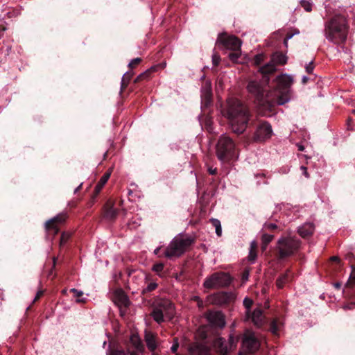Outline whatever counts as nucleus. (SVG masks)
<instances>
[{
	"label": "nucleus",
	"instance_id": "obj_1",
	"mask_svg": "<svg viewBox=\"0 0 355 355\" xmlns=\"http://www.w3.org/2000/svg\"><path fill=\"white\" fill-rule=\"evenodd\" d=\"M268 76L250 78L246 89L248 92L261 104H268L270 107L275 105H282L290 101V87L293 83L292 76L287 74L278 76L270 89Z\"/></svg>",
	"mask_w": 355,
	"mask_h": 355
},
{
	"label": "nucleus",
	"instance_id": "obj_2",
	"mask_svg": "<svg viewBox=\"0 0 355 355\" xmlns=\"http://www.w3.org/2000/svg\"><path fill=\"white\" fill-rule=\"evenodd\" d=\"M222 114L227 119L232 130L239 135L245 130L250 119L248 107L240 100L234 98L227 101Z\"/></svg>",
	"mask_w": 355,
	"mask_h": 355
},
{
	"label": "nucleus",
	"instance_id": "obj_3",
	"mask_svg": "<svg viewBox=\"0 0 355 355\" xmlns=\"http://www.w3.org/2000/svg\"><path fill=\"white\" fill-rule=\"evenodd\" d=\"M347 21L343 15H335L324 23V35L334 44L344 43L347 40Z\"/></svg>",
	"mask_w": 355,
	"mask_h": 355
},
{
	"label": "nucleus",
	"instance_id": "obj_4",
	"mask_svg": "<svg viewBox=\"0 0 355 355\" xmlns=\"http://www.w3.org/2000/svg\"><path fill=\"white\" fill-rule=\"evenodd\" d=\"M193 242V239L191 236L179 234L166 248L164 256L170 259H176L183 254Z\"/></svg>",
	"mask_w": 355,
	"mask_h": 355
},
{
	"label": "nucleus",
	"instance_id": "obj_5",
	"mask_svg": "<svg viewBox=\"0 0 355 355\" xmlns=\"http://www.w3.org/2000/svg\"><path fill=\"white\" fill-rule=\"evenodd\" d=\"M216 154L218 159L222 162L237 158L236 145L227 135H222L219 137L216 146Z\"/></svg>",
	"mask_w": 355,
	"mask_h": 355
},
{
	"label": "nucleus",
	"instance_id": "obj_6",
	"mask_svg": "<svg viewBox=\"0 0 355 355\" xmlns=\"http://www.w3.org/2000/svg\"><path fill=\"white\" fill-rule=\"evenodd\" d=\"M300 247V241L295 236H284L280 237L277 243V257L284 259L293 255Z\"/></svg>",
	"mask_w": 355,
	"mask_h": 355
},
{
	"label": "nucleus",
	"instance_id": "obj_7",
	"mask_svg": "<svg viewBox=\"0 0 355 355\" xmlns=\"http://www.w3.org/2000/svg\"><path fill=\"white\" fill-rule=\"evenodd\" d=\"M175 314L173 304L167 299H161L154 305L151 315L157 323L164 322L171 319Z\"/></svg>",
	"mask_w": 355,
	"mask_h": 355
},
{
	"label": "nucleus",
	"instance_id": "obj_8",
	"mask_svg": "<svg viewBox=\"0 0 355 355\" xmlns=\"http://www.w3.org/2000/svg\"><path fill=\"white\" fill-rule=\"evenodd\" d=\"M231 283L230 276L223 272H216L207 277L203 282L206 289H218L229 286Z\"/></svg>",
	"mask_w": 355,
	"mask_h": 355
},
{
	"label": "nucleus",
	"instance_id": "obj_9",
	"mask_svg": "<svg viewBox=\"0 0 355 355\" xmlns=\"http://www.w3.org/2000/svg\"><path fill=\"white\" fill-rule=\"evenodd\" d=\"M237 342L238 340L233 336H230L228 341L218 337L213 340L212 347L220 355H229L230 352L236 348Z\"/></svg>",
	"mask_w": 355,
	"mask_h": 355
},
{
	"label": "nucleus",
	"instance_id": "obj_10",
	"mask_svg": "<svg viewBox=\"0 0 355 355\" xmlns=\"http://www.w3.org/2000/svg\"><path fill=\"white\" fill-rule=\"evenodd\" d=\"M259 342L257 339L255 334L247 331L243 336L241 349L239 352V355H245V354H253L259 348Z\"/></svg>",
	"mask_w": 355,
	"mask_h": 355
},
{
	"label": "nucleus",
	"instance_id": "obj_11",
	"mask_svg": "<svg viewBox=\"0 0 355 355\" xmlns=\"http://www.w3.org/2000/svg\"><path fill=\"white\" fill-rule=\"evenodd\" d=\"M272 135V129L270 123L266 121H261L256 128L254 140L256 141H264L270 138Z\"/></svg>",
	"mask_w": 355,
	"mask_h": 355
},
{
	"label": "nucleus",
	"instance_id": "obj_12",
	"mask_svg": "<svg viewBox=\"0 0 355 355\" xmlns=\"http://www.w3.org/2000/svg\"><path fill=\"white\" fill-rule=\"evenodd\" d=\"M217 42L222 44L226 49L234 51H239L241 46L239 39L234 35H220Z\"/></svg>",
	"mask_w": 355,
	"mask_h": 355
},
{
	"label": "nucleus",
	"instance_id": "obj_13",
	"mask_svg": "<svg viewBox=\"0 0 355 355\" xmlns=\"http://www.w3.org/2000/svg\"><path fill=\"white\" fill-rule=\"evenodd\" d=\"M189 355H214L204 343H193L188 348Z\"/></svg>",
	"mask_w": 355,
	"mask_h": 355
},
{
	"label": "nucleus",
	"instance_id": "obj_14",
	"mask_svg": "<svg viewBox=\"0 0 355 355\" xmlns=\"http://www.w3.org/2000/svg\"><path fill=\"white\" fill-rule=\"evenodd\" d=\"M212 102L211 84L209 81L205 82L201 89V107H208Z\"/></svg>",
	"mask_w": 355,
	"mask_h": 355
},
{
	"label": "nucleus",
	"instance_id": "obj_15",
	"mask_svg": "<svg viewBox=\"0 0 355 355\" xmlns=\"http://www.w3.org/2000/svg\"><path fill=\"white\" fill-rule=\"evenodd\" d=\"M207 319L212 325L223 328L225 325V321L220 311H211L207 313Z\"/></svg>",
	"mask_w": 355,
	"mask_h": 355
},
{
	"label": "nucleus",
	"instance_id": "obj_16",
	"mask_svg": "<svg viewBox=\"0 0 355 355\" xmlns=\"http://www.w3.org/2000/svg\"><path fill=\"white\" fill-rule=\"evenodd\" d=\"M66 216L64 214H58L56 216L51 218L45 223V227L47 231L52 230L54 234L58 232V224H61L65 220Z\"/></svg>",
	"mask_w": 355,
	"mask_h": 355
},
{
	"label": "nucleus",
	"instance_id": "obj_17",
	"mask_svg": "<svg viewBox=\"0 0 355 355\" xmlns=\"http://www.w3.org/2000/svg\"><path fill=\"white\" fill-rule=\"evenodd\" d=\"M248 319H251L254 325L261 327L263 324L264 316L263 312L260 309H256L249 316Z\"/></svg>",
	"mask_w": 355,
	"mask_h": 355
},
{
	"label": "nucleus",
	"instance_id": "obj_18",
	"mask_svg": "<svg viewBox=\"0 0 355 355\" xmlns=\"http://www.w3.org/2000/svg\"><path fill=\"white\" fill-rule=\"evenodd\" d=\"M145 340L148 348L153 352L157 348V342L155 335L149 331L145 333Z\"/></svg>",
	"mask_w": 355,
	"mask_h": 355
},
{
	"label": "nucleus",
	"instance_id": "obj_19",
	"mask_svg": "<svg viewBox=\"0 0 355 355\" xmlns=\"http://www.w3.org/2000/svg\"><path fill=\"white\" fill-rule=\"evenodd\" d=\"M314 226L312 223H304L298 228V233L302 237H306L313 234Z\"/></svg>",
	"mask_w": 355,
	"mask_h": 355
},
{
	"label": "nucleus",
	"instance_id": "obj_20",
	"mask_svg": "<svg viewBox=\"0 0 355 355\" xmlns=\"http://www.w3.org/2000/svg\"><path fill=\"white\" fill-rule=\"evenodd\" d=\"M283 326L284 323L280 319H273L270 324V331L273 335L278 336Z\"/></svg>",
	"mask_w": 355,
	"mask_h": 355
},
{
	"label": "nucleus",
	"instance_id": "obj_21",
	"mask_svg": "<svg viewBox=\"0 0 355 355\" xmlns=\"http://www.w3.org/2000/svg\"><path fill=\"white\" fill-rule=\"evenodd\" d=\"M118 214V211L115 209L112 205L107 202L105 207L104 216L108 220L114 219Z\"/></svg>",
	"mask_w": 355,
	"mask_h": 355
},
{
	"label": "nucleus",
	"instance_id": "obj_22",
	"mask_svg": "<svg viewBox=\"0 0 355 355\" xmlns=\"http://www.w3.org/2000/svg\"><path fill=\"white\" fill-rule=\"evenodd\" d=\"M275 70L276 64L271 60L270 62L259 69L261 77L263 76H268V73H273Z\"/></svg>",
	"mask_w": 355,
	"mask_h": 355
},
{
	"label": "nucleus",
	"instance_id": "obj_23",
	"mask_svg": "<svg viewBox=\"0 0 355 355\" xmlns=\"http://www.w3.org/2000/svg\"><path fill=\"white\" fill-rule=\"evenodd\" d=\"M271 60L276 65H284L287 62V57L282 53L277 52L272 54Z\"/></svg>",
	"mask_w": 355,
	"mask_h": 355
},
{
	"label": "nucleus",
	"instance_id": "obj_24",
	"mask_svg": "<svg viewBox=\"0 0 355 355\" xmlns=\"http://www.w3.org/2000/svg\"><path fill=\"white\" fill-rule=\"evenodd\" d=\"M110 172H107L101 178L100 180L98 181V182L97 183V184L95 187V191H96V193H98L101 191V190L102 189L103 186L106 184L108 179L110 178Z\"/></svg>",
	"mask_w": 355,
	"mask_h": 355
},
{
	"label": "nucleus",
	"instance_id": "obj_25",
	"mask_svg": "<svg viewBox=\"0 0 355 355\" xmlns=\"http://www.w3.org/2000/svg\"><path fill=\"white\" fill-rule=\"evenodd\" d=\"M130 343L137 351H141L143 348L141 340L137 334H132L130 336Z\"/></svg>",
	"mask_w": 355,
	"mask_h": 355
},
{
	"label": "nucleus",
	"instance_id": "obj_26",
	"mask_svg": "<svg viewBox=\"0 0 355 355\" xmlns=\"http://www.w3.org/2000/svg\"><path fill=\"white\" fill-rule=\"evenodd\" d=\"M210 221L213 226L215 227V232L218 236H220L222 234V227L221 224L219 220L216 218L210 219Z\"/></svg>",
	"mask_w": 355,
	"mask_h": 355
},
{
	"label": "nucleus",
	"instance_id": "obj_27",
	"mask_svg": "<svg viewBox=\"0 0 355 355\" xmlns=\"http://www.w3.org/2000/svg\"><path fill=\"white\" fill-rule=\"evenodd\" d=\"M71 292L73 293L74 297L76 298V302H85L86 300V298L83 297V292L82 291L77 290L76 288H71L70 290Z\"/></svg>",
	"mask_w": 355,
	"mask_h": 355
},
{
	"label": "nucleus",
	"instance_id": "obj_28",
	"mask_svg": "<svg viewBox=\"0 0 355 355\" xmlns=\"http://www.w3.org/2000/svg\"><path fill=\"white\" fill-rule=\"evenodd\" d=\"M273 235L272 234H263L261 237L262 241V249L263 250H265L267 248L268 244L272 240Z\"/></svg>",
	"mask_w": 355,
	"mask_h": 355
},
{
	"label": "nucleus",
	"instance_id": "obj_29",
	"mask_svg": "<svg viewBox=\"0 0 355 355\" xmlns=\"http://www.w3.org/2000/svg\"><path fill=\"white\" fill-rule=\"evenodd\" d=\"M233 295L230 293H219L209 297V299H231Z\"/></svg>",
	"mask_w": 355,
	"mask_h": 355
},
{
	"label": "nucleus",
	"instance_id": "obj_30",
	"mask_svg": "<svg viewBox=\"0 0 355 355\" xmlns=\"http://www.w3.org/2000/svg\"><path fill=\"white\" fill-rule=\"evenodd\" d=\"M116 298L120 299L121 304L125 306H128L129 304V300L128 297L121 291L116 292Z\"/></svg>",
	"mask_w": 355,
	"mask_h": 355
},
{
	"label": "nucleus",
	"instance_id": "obj_31",
	"mask_svg": "<svg viewBox=\"0 0 355 355\" xmlns=\"http://www.w3.org/2000/svg\"><path fill=\"white\" fill-rule=\"evenodd\" d=\"M288 272H286L285 274L280 276L277 280V282H276L277 286L279 288H283L284 284L288 281Z\"/></svg>",
	"mask_w": 355,
	"mask_h": 355
},
{
	"label": "nucleus",
	"instance_id": "obj_32",
	"mask_svg": "<svg viewBox=\"0 0 355 355\" xmlns=\"http://www.w3.org/2000/svg\"><path fill=\"white\" fill-rule=\"evenodd\" d=\"M300 4L306 12H311L312 10L313 3L311 0H302Z\"/></svg>",
	"mask_w": 355,
	"mask_h": 355
},
{
	"label": "nucleus",
	"instance_id": "obj_33",
	"mask_svg": "<svg viewBox=\"0 0 355 355\" xmlns=\"http://www.w3.org/2000/svg\"><path fill=\"white\" fill-rule=\"evenodd\" d=\"M110 355H137V354L135 353V352L130 350L125 351L117 349L114 352L111 353Z\"/></svg>",
	"mask_w": 355,
	"mask_h": 355
},
{
	"label": "nucleus",
	"instance_id": "obj_34",
	"mask_svg": "<svg viewBox=\"0 0 355 355\" xmlns=\"http://www.w3.org/2000/svg\"><path fill=\"white\" fill-rule=\"evenodd\" d=\"M243 304L244 306H245L246 308V315L247 316H249L250 315V309L252 304V300L249 299V298H247L245 297L244 300H243Z\"/></svg>",
	"mask_w": 355,
	"mask_h": 355
},
{
	"label": "nucleus",
	"instance_id": "obj_35",
	"mask_svg": "<svg viewBox=\"0 0 355 355\" xmlns=\"http://www.w3.org/2000/svg\"><path fill=\"white\" fill-rule=\"evenodd\" d=\"M263 59H264L263 54H261V53L257 54L254 56L252 62H253L254 64L259 65L263 61Z\"/></svg>",
	"mask_w": 355,
	"mask_h": 355
},
{
	"label": "nucleus",
	"instance_id": "obj_36",
	"mask_svg": "<svg viewBox=\"0 0 355 355\" xmlns=\"http://www.w3.org/2000/svg\"><path fill=\"white\" fill-rule=\"evenodd\" d=\"M164 264L162 263H157L153 265V270L159 274L164 270Z\"/></svg>",
	"mask_w": 355,
	"mask_h": 355
},
{
	"label": "nucleus",
	"instance_id": "obj_37",
	"mask_svg": "<svg viewBox=\"0 0 355 355\" xmlns=\"http://www.w3.org/2000/svg\"><path fill=\"white\" fill-rule=\"evenodd\" d=\"M157 287V284L155 282H150L149 283L147 286L144 289L143 292H150L152 291H154Z\"/></svg>",
	"mask_w": 355,
	"mask_h": 355
},
{
	"label": "nucleus",
	"instance_id": "obj_38",
	"mask_svg": "<svg viewBox=\"0 0 355 355\" xmlns=\"http://www.w3.org/2000/svg\"><path fill=\"white\" fill-rule=\"evenodd\" d=\"M257 259V252L256 250H250L248 259L251 263H254Z\"/></svg>",
	"mask_w": 355,
	"mask_h": 355
},
{
	"label": "nucleus",
	"instance_id": "obj_39",
	"mask_svg": "<svg viewBox=\"0 0 355 355\" xmlns=\"http://www.w3.org/2000/svg\"><path fill=\"white\" fill-rule=\"evenodd\" d=\"M314 69L313 62L311 61L305 65V70L308 73H311Z\"/></svg>",
	"mask_w": 355,
	"mask_h": 355
},
{
	"label": "nucleus",
	"instance_id": "obj_40",
	"mask_svg": "<svg viewBox=\"0 0 355 355\" xmlns=\"http://www.w3.org/2000/svg\"><path fill=\"white\" fill-rule=\"evenodd\" d=\"M132 74L130 73L129 72H126L125 73L123 76H122V80H121V86L123 87L125 84V81H129L130 77H131Z\"/></svg>",
	"mask_w": 355,
	"mask_h": 355
},
{
	"label": "nucleus",
	"instance_id": "obj_41",
	"mask_svg": "<svg viewBox=\"0 0 355 355\" xmlns=\"http://www.w3.org/2000/svg\"><path fill=\"white\" fill-rule=\"evenodd\" d=\"M220 56L216 53H214L212 55V62H213L214 65L217 66L220 63Z\"/></svg>",
	"mask_w": 355,
	"mask_h": 355
},
{
	"label": "nucleus",
	"instance_id": "obj_42",
	"mask_svg": "<svg viewBox=\"0 0 355 355\" xmlns=\"http://www.w3.org/2000/svg\"><path fill=\"white\" fill-rule=\"evenodd\" d=\"M178 347H179V344H178V339L175 338L174 341H173V343L172 346L171 347V351L173 353H175L177 352L178 349Z\"/></svg>",
	"mask_w": 355,
	"mask_h": 355
},
{
	"label": "nucleus",
	"instance_id": "obj_43",
	"mask_svg": "<svg viewBox=\"0 0 355 355\" xmlns=\"http://www.w3.org/2000/svg\"><path fill=\"white\" fill-rule=\"evenodd\" d=\"M249 276H250L249 270H248V269L245 270L242 274V282L243 283L246 282L248 280Z\"/></svg>",
	"mask_w": 355,
	"mask_h": 355
},
{
	"label": "nucleus",
	"instance_id": "obj_44",
	"mask_svg": "<svg viewBox=\"0 0 355 355\" xmlns=\"http://www.w3.org/2000/svg\"><path fill=\"white\" fill-rule=\"evenodd\" d=\"M69 238V234L65 233V232L62 233L61 238H60V245L64 244Z\"/></svg>",
	"mask_w": 355,
	"mask_h": 355
},
{
	"label": "nucleus",
	"instance_id": "obj_45",
	"mask_svg": "<svg viewBox=\"0 0 355 355\" xmlns=\"http://www.w3.org/2000/svg\"><path fill=\"white\" fill-rule=\"evenodd\" d=\"M300 33V31H295L294 33H292L291 35H288L286 37V38L284 39V44L286 46H287L288 45V41L289 40H291L295 35L296 34H299Z\"/></svg>",
	"mask_w": 355,
	"mask_h": 355
},
{
	"label": "nucleus",
	"instance_id": "obj_46",
	"mask_svg": "<svg viewBox=\"0 0 355 355\" xmlns=\"http://www.w3.org/2000/svg\"><path fill=\"white\" fill-rule=\"evenodd\" d=\"M141 62V58H135V59H132L129 63H128V67H133L135 64H137L138 63H139Z\"/></svg>",
	"mask_w": 355,
	"mask_h": 355
},
{
	"label": "nucleus",
	"instance_id": "obj_47",
	"mask_svg": "<svg viewBox=\"0 0 355 355\" xmlns=\"http://www.w3.org/2000/svg\"><path fill=\"white\" fill-rule=\"evenodd\" d=\"M230 58L232 60H236L239 57V51H234V53H232L229 55Z\"/></svg>",
	"mask_w": 355,
	"mask_h": 355
},
{
	"label": "nucleus",
	"instance_id": "obj_48",
	"mask_svg": "<svg viewBox=\"0 0 355 355\" xmlns=\"http://www.w3.org/2000/svg\"><path fill=\"white\" fill-rule=\"evenodd\" d=\"M264 228L268 229V230H274V229L277 228V225H276V224L272 223H265Z\"/></svg>",
	"mask_w": 355,
	"mask_h": 355
},
{
	"label": "nucleus",
	"instance_id": "obj_49",
	"mask_svg": "<svg viewBox=\"0 0 355 355\" xmlns=\"http://www.w3.org/2000/svg\"><path fill=\"white\" fill-rule=\"evenodd\" d=\"M300 170L302 172V174L305 176L306 178H309L310 175L307 171V168L304 166H302L300 167Z\"/></svg>",
	"mask_w": 355,
	"mask_h": 355
},
{
	"label": "nucleus",
	"instance_id": "obj_50",
	"mask_svg": "<svg viewBox=\"0 0 355 355\" xmlns=\"http://www.w3.org/2000/svg\"><path fill=\"white\" fill-rule=\"evenodd\" d=\"M155 67H151L150 69L149 70H147L146 71H145L144 73H141L137 78V80L141 79L142 77H144L146 76H147V74L150 72V71H154L155 70Z\"/></svg>",
	"mask_w": 355,
	"mask_h": 355
},
{
	"label": "nucleus",
	"instance_id": "obj_51",
	"mask_svg": "<svg viewBox=\"0 0 355 355\" xmlns=\"http://www.w3.org/2000/svg\"><path fill=\"white\" fill-rule=\"evenodd\" d=\"M343 308L345 309H354L355 308V302H352V303H350L349 304L345 305L343 306Z\"/></svg>",
	"mask_w": 355,
	"mask_h": 355
},
{
	"label": "nucleus",
	"instance_id": "obj_52",
	"mask_svg": "<svg viewBox=\"0 0 355 355\" xmlns=\"http://www.w3.org/2000/svg\"><path fill=\"white\" fill-rule=\"evenodd\" d=\"M216 168H213V167H209L208 168V172L209 174L211 175H214L216 173Z\"/></svg>",
	"mask_w": 355,
	"mask_h": 355
},
{
	"label": "nucleus",
	"instance_id": "obj_53",
	"mask_svg": "<svg viewBox=\"0 0 355 355\" xmlns=\"http://www.w3.org/2000/svg\"><path fill=\"white\" fill-rule=\"evenodd\" d=\"M257 246V242L255 241H252L250 243V250H256Z\"/></svg>",
	"mask_w": 355,
	"mask_h": 355
},
{
	"label": "nucleus",
	"instance_id": "obj_54",
	"mask_svg": "<svg viewBox=\"0 0 355 355\" xmlns=\"http://www.w3.org/2000/svg\"><path fill=\"white\" fill-rule=\"evenodd\" d=\"M43 294V291H39L37 294H36V296L35 297L34 300H33V302H35L37 299H39Z\"/></svg>",
	"mask_w": 355,
	"mask_h": 355
},
{
	"label": "nucleus",
	"instance_id": "obj_55",
	"mask_svg": "<svg viewBox=\"0 0 355 355\" xmlns=\"http://www.w3.org/2000/svg\"><path fill=\"white\" fill-rule=\"evenodd\" d=\"M309 80V78L306 76H304L302 77V83L303 84H306L307 83V81Z\"/></svg>",
	"mask_w": 355,
	"mask_h": 355
},
{
	"label": "nucleus",
	"instance_id": "obj_56",
	"mask_svg": "<svg viewBox=\"0 0 355 355\" xmlns=\"http://www.w3.org/2000/svg\"><path fill=\"white\" fill-rule=\"evenodd\" d=\"M297 146L300 151H303L304 150V147L302 144H298Z\"/></svg>",
	"mask_w": 355,
	"mask_h": 355
},
{
	"label": "nucleus",
	"instance_id": "obj_57",
	"mask_svg": "<svg viewBox=\"0 0 355 355\" xmlns=\"http://www.w3.org/2000/svg\"><path fill=\"white\" fill-rule=\"evenodd\" d=\"M82 184H83V183H80V185L77 188L75 189V190H74L75 193H77L78 191L81 188Z\"/></svg>",
	"mask_w": 355,
	"mask_h": 355
},
{
	"label": "nucleus",
	"instance_id": "obj_58",
	"mask_svg": "<svg viewBox=\"0 0 355 355\" xmlns=\"http://www.w3.org/2000/svg\"><path fill=\"white\" fill-rule=\"evenodd\" d=\"M334 286L336 288H340V286H341V284L339 283V282H337V283H335L334 284Z\"/></svg>",
	"mask_w": 355,
	"mask_h": 355
},
{
	"label": "nucleus",
	"instance_id": "obj_59",
	"mask_svg": "<svg viewBox=\"0 0 355 355\" xmlns=\"http://www.w3.org/2000/svg\"><path fill=\"white\" fill-rule=\"evenodd\" d=\"M193 299L197 300L198 301H199L198 302V306H200V303L202 304V301H200V297H198V296H195V297H193Z\"/></svg>",
	"mask_w": 355,
	"mask_h": 355
},
{
	"label": "nucleus",
	"instance_id": "obj_60",
	"mask_svg": "<svg viewBox=\"0 0 355 355\" xmlns=\"http://www.w3.org/2000/svg\"><path fill=\"white\" fill-rule=\"evenodd\" d=\"M160 250V248H157L155 250H154V254H158V252Z\"/></svg>",
	"mask_w": 355,
	"mask_h": 355
},
{
	"label": "nucleus",
	"instance_id": "obj_61",
	"mask_svg": "<svg viewBox=\"0 0 355 355\" xmlns=\"http://www.w3.org/2000/svg\"><path fill=\"white\" fill-rule=\"evenodd\" d=\"M331 259L334 260V261H336V260L338 259V258L337 257H332Z\"/></svg>",
	"mask_w": 355,
	"mask_h": 355
},
{
	"label": "nucleus",
	"instance_id": "obj_62",
	"mask_svg": "<svg viewBox=\"0 0 355 355\" xmlns=\"http://www.w3.org/2000/svg\"><path fill=\"white\" fill-rule=\"evenodd\" d=\"M105 345H106V341H104V342H103V347H105Z\"/></svg>",
	"mask_w": 355,
	"mask_h": 355
}]
</instances>
